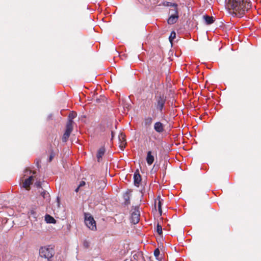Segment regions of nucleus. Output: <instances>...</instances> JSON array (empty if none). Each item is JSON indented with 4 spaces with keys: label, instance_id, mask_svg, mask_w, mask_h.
Masks as SVG:
<instances>
[{
    "label": "nucleus",
    "instance_id": "nucleus-1",
    "mask_svg": "<svg viewBox=\"0 0 261 261\" xmlns=\"http://www.w3.org/2000/svg\"><path fill=\"white\" fill-rule=\"evenodd\" d=\"M226 7L232 10L233 14L242 17L251 7L249 0H225Z\"/></svg>",
    "mask_w": 261,
    "mask_h": 261
},
{
    "label": "nucleus",
    "instance_id": "nucleus-2",
    "mask_svg": "<svg viewBox=\"0 0 261 261\" xmlns=\"http://www.w3.org/2000/svg\"><path fill=\"white\" fill-rule=\"evenodd\" d=\"M154 107L157 111L162 113L164 108L167 97L163 91H157L154 96Z\"/></svg>",
    "mask_w": 261,
    "mask_h": 261
},
{
    "label": "nucleus",
    "instance_id": "nucleus-3",
    "mask_svg": "<svg viewBox=\"0 0 261 261\" xmlns=\"http://www.w3.org/2000/svg\"><path fill=\"white\" fill-rule=\"evenodd\" d=\"M39 254L41 257L46 258L48 261L55 254V250L53 246L47 245L41 247L39 249Z\"/></svg>",
    "mask_w": 261,
    "mask_h": 261
},
{
    "label": "nucleus",
    "instance_id": "nucleus-4",
    "mask_svg": "<svg viewBox=\"0 0 261 261\" xmlns=\"http://www.w3.org/2000/svg\"><path fill=\"white\" fill-rule=\"evenodd\" d=\"M85 223L89 229L92 230H96V222L90 215L87 214L85 215Z\"/></svg>",
    "mask_w": 261,
    "mask_h": 261
},
{
    "label": "nucleus",
    "instance_id": "nucleus-5",
    "mask_svg": "<svg viewBox=\"0 0 261 261\" xmlns=\"http://www.w3.org/2000/svg\"><path fill=\"white\" fill-rule=\"evenodd\" d=\"M71 121H69L66 123L65 132L63 134L62 138L63 142H65L68 139L71 132L73 130V127L72 126Z\"/></svg>",
    "mask_w": 261,
    "mask_h": 261
},
{
    "label": "nucleus",
    "instance_id": "nucleus-6",
    "mask_svg": "<svg viewBox=\"0 0 261 261\" xmlns=\"http://www.w3.org/2000/svg\"><path fill=\"white\" fill-rule=\"evenodd\" d=\"M140 220V212L138 206H135L131 214V222L134 224H137Z\"/></svg>",
    "mask_w": 261,
    "mask_h": 261
},
{
    "label": "nucleus",
    "instance_id": "nucleus-7",
    "mask_svg": "<svg viewBox=\"0 0 261 261\" xmlns=\"http://www.w3.org/2000/svg\"><path fill=\"white\" fill-rule=\"evenodd\" d=\"M156 156V151L154 150H150L147 152L146 160L148 165L153 164L154 161V156Z\"/></svg>",
    "mask_w": 261,
    "mask_h": 261
},
{
    "label": "nucleus",
    "instance_id": "nucleus-8",
    "mask_svg": "<svg viewBox=\"0 0 261 261\" xmlns=\"http://www.w3.org/2000/svg\"><path fill=\"white\" fill-rule=\"evenodd\" d=\"M132 191L127 190L123 195V198L124 200V204L125 205H128L130 203V198L132 195Z\"/></svg>",
    "mask_w": 261,
    "mask_h": 261
},
{
    "label": "nucleus",
    "instance_id": "nucleus-9",
    "mask_svg": "<svg viewBox=\"0 0 261 261\" xmlns=\"http://www.w3.org/2000/svg\"><path fill=\"white\" fill-rule=\"evenodd\" d=\"M178 14L174 13V14H171L170 15L169 18L167 20V22L169 24H173L175 23L178 19Z\"/></svg>",
    "mask_w": 261,
    "mask_h": 261
},
{
    "label": "nucleus",
    "instance_id": "nucleus-10",
    "mask_svg": "<svg viewBox=\"0 0 261 261\" xmlns=\"http://www.w3.org/2000/svg\"><path fill=\"white\" fill-rule=\"evenodd\" d=\"M134 185L137 187L139 186V184L141 181V177L139 174L138 170H137L134 175Z\"/></svg>",
    "mask_w": 261,
    "mask_h": 261
},
{
    "label": "nucleus",
    "instance_id": "nucleus-11",
    "mask_svg": "<svg viewBox=\"0 0 261 261\" xmlns=\"http://www.w3.org/2000/svg\"><path fill=\"white\" fill-rule=\"evenodd\" d=\"M106 152L105 148H99L96 152L97 161L99 162Z\"/></svg>",
    "mask_w": 261,
    "mask_h": 261
},
{
    "label": "nucleus",
    "instance_id": "nucleus-12",
    "mask_svg": "<svg viewBox=\"0 0 261 261\" xmlns=\"http://www.w3.org/2000/svg\"><path fill=\"white\" fill-rule=\"evenodd\" d=\"M33 179V177L32 176H31L28 178L26 179L23 182L22 187L27 190H29L30 189V185L32 183Z\"/></svg>",
    "mask_w": 261,
    "mask_h": 261
},
{
    "label": "nucleus",
    "instance_id": "nucleus-13",
    "mask_svg": "<svg viewBox=\"0 0 261 261\" xmlns=\"http://www.w3.org/2000/svg\"><path fill=\"white\" fill-rule=\"evenodd\" d=\"M125 137V136L122 133L120 134L119 136V140L120 141L119 147H125L126 145V142Z\"/></svg>",
    "mask_w": 261,
    "mask_h": 261
},
{
    "label": "nucleus",
    "instance_id": "nucleus-14",
    "mask_svg": "<svg viewBox=\"0 0 261 261\" xmlns=\"http://www.w3.org/2000/svg\"><path fill=\"white\" fill-rule=\"evenodd\" d=\"M154 128L158 133H162L164 131V126L160 122H156L154 124Z\"/></svg>",
    "mask_w": 261,
    "mask_h": 261
},
{
    "label": "nucleus",
    "instance_id": "nucleus-15",
    "mask_svg": "<svg viewBox=\"0 0 261 261\" xmlns=\"http://www.w3.org/2000/svg\"><path fill=\"white\" fill-rule=\"evenodd\" d=\"M203 18L205 20L206 24L209 25L213 23L214 21V19L213 16H210L208 15H203Z\"/></svg>",
    "mask_w": 261,
    "mask_h": 261
},
{
    "label": "nucleus",
    "instance_id": "nucleus-16",
    "mask_svg": "<svg viewBox=\"0 0 261 261\" xmlns=\"http://www.w3.org/2000/svg\"><path fill=\"white\" fill-rule=\"evenodd\" d=\"M45 220L47 223L55 224L56 222V220L49 215H46L45 216Z\"/></svg>",
    "mask_w": 261,
    "mask_h": 261
},
{
    "label": "nucleus",
    "instance_id": "nucleus-17",
    "mask_svg": "<svg viewBox=\"0 0 261 261\" xmlns=\"http://www.w3.org/2000/svg\"><path fill=\"white\" fill-rule=\"evenodd\" d=\"M76 115H77L76 113L74 112H72L70 113V114H69L68 120L67 123H68L69 121H71L72 127H73V124H74V122L73 121L72 119H74V118H75Z\"/></svg>",
    "mask_w": 261,
    "mask_h": 261
},
{
    "label": "nucleus",
    "instance_id": "nucleus-18",
    "mask_svg": "<svg viewBox=\"0 0 261 261\" xmlns=\"http://www.w3.org/2000/svg\"><path fill=\"white\" fill-rule=\"evenodd\" d=\"M152 118L151 117H147L144 119V124L146 127L150 126L152 122Z\"/></svg>",
    "mask_w": 261,
    "mask_h": 261
},
{
    "label": "nucleus",
    "instance_id": "nucleus-19",
    "mask_svg": "<svg viewBox=\"0 0 261 261\" xmlns=\"http://www.w3.org/2000/svg\"><path fill=\"white\" fill-rule=\"evenodd\" d=\"M172 8L170 9L169 10V14L171 15L172 13L174 14V13H176V14H178V9H177V6H173L172 7Z\"/></svg>",
    "mask_w": 261,
    "mask_h": 261
},
{
    "label": "nucleus",
    "instance_id": "nucleus-20",
    "mask_svg": "<svg viewBox=\"0 0 261 261\" xmlns=\"http://www.w3.org/2000/svg\"><path fill=\"white\" fill-rule=\"evenodd\" d=\"M158 210H159V213H160V215H162V208H161V201L160 200V196H159L158 197Z\"/></svg>",
    "mask_w": 261,
    "mask_h": 261
},
{
    "label": "nucleus",
    "instance_id": "nucleus-21",
    "mask_svg": "<svg viewBox=\"0 0 261 261\" xmlns=\"http://www.w3.org/2000/svg\"><path fill=\"white\" fill-rule=\"evenodd\" d=\"M163 6L166 7H173V6H177V4L175 3H172L169 2H164L163 3Z\"/></svg>",
    "mask_w": 261,
    "mask_h": 261
},
{
    "label": "nucleus",
    "instance_id": "nucleus-22",
    "mask_svg": "<svg viewBox=\"0 0 261 261\" xmlns=\"http://www.w3.org/2000/svg\"><path fill=\"white\" fill-rule=\"evenodd\" d=\"M175 37H176L175 32L174 31L171 32L170 35L169 37V41L171 43L172 42V41L174 39H175Z\"/></svg>",
    "mask_w": 261,
    "mask_h": 261
},
{
    "label": "nucleus",
    "instance_id": "nucleus-23",
    "mask_svg": "<svg viewBox=\"0 0 261 261\" xmlns=\"http://www.w3.org/2000/svg\"><path fill=\"white\" fill-rule=\"evenodd\" d=\"M156 231L159 234H160V235L162 234V233H163L162 227L161 225H160L159 223L157 225Z\"/></svg>",
    "mask_w": 261,
    "mask_h": 261
},
{
    "label": "nucleus",
    "instance_id": "nucleus-24",
    "mask_svg": "<svg viewBox=\"0 0 261 261\" xmlns=\"http://www.w3.org/2000/svg\"><path fill=\"white\" fill-rule=\"evenodd\" d=\"M55 156V153L52 150H51L50 152L48 161L49 162H51L53 160V159L54 158Z\"/></svg>",
    "mask_w": 261,
    "mask_h": 261
},
{
    "label": "nucleus",
    "instance_id": "nucleus-25",
    "mask_svg": "<svg viewBox=\"0 0 261 261\" xmlns=\"http://www.w3.org/2000/svg\"><path fill=\"white\" fill-rule=\"evenodd\" d=\"M48 193L46 192L45 191H43L41 192V195L43 197V198H46L49 196Z\"/></svg>",
    "mask_w": 261,
    "mask_h": 261
},
{
    "label": "nucleus",
    "instance_id": "nucleus-26",
    "mask_svg": "<svg viewBox=\"0 0 261 261\" xmlns=\"http://www.w3.org/2000/svg\"><path fill=\"white\" fill-rule=\"evenodd\" d=\"M160 254V250L158 248H156L154 251V255L157 257L159 256Z\"/></svg>",
    "mask_w": 261,
    "mask_h": 261
},
{
    "label": "nucleus",
    "instance_id": "nucleus-27",
    "mask_svg": "<svg viewBox=\"0 0 261 261\" xmlns=\"http://www.w3.org/2000/svg\"><path fill=\"white\" fill-rule=\"evenodd\" d=\"M83 245L84 247L86 248H88L89 247V243L87 241H85Z\"/></svg>",
    "mask_w": 261,
    "mask_h": 261
},
{
    "label": "nucleus",
    "instance_id": "nucleus-28",
    "mask_svg": "<svg viewBox=\"0 0 261 261\" xmlns=\"http://www.w3.org/2000/svg\"><path fill=\"white\" fill-rule=\"evenodd\" d=\"M40 163L41 160L40 159H37L36 161V165L38 168H39L41 167L40 165Z\"/></svg>",
    "mask_w": 261,
    "mask_h": 261
},
{
    "label": "nucleus",
    "instance_id": "nucleus-29",
    "mask_svg": "<svg viewBox=\"0 0 261 261\" xmlns=\"http://www.w3.org/2000/svg\"><path fill=\"white\" fill-rule=\"evenodd\" d=\"M86 185V182L84 181H81L79 185V187H82Z\"/></svg>",
    "mask_w": 261,
    "mask_h": 261
},
{
    "label": "nucleus",
    "instance_id": "nucleus-30",
    "mask_svg": "<svg viewBox=\"0 0 261 261\" xmlns=\"http://www.w3.org/2000/svg\"><path fill=\"white\" fill-rule=\"evenodd\" d=\"M99 184H102L103 186H106V183L104 180H100L98 181Z\"/></svg>",
    "mask_w": 261,
    "mask_h": 261
},
{
    "label": "nucleus",
    "instance_id": "nucleus-31",
    "mask_svg": "<svg viewBox=\"0 0 261 261\" xmlns=\"http://www.w3.org/2000/svg\"><path fill=\"white\" fill-rule=\"evenodd\" d=\"M114 133L113 131H111V136H112V139H113V138L114 137Z\"/></svg>",
    "mask_w": 261,
    "mask_h": 261
},
{
    "label": "nucleus",
    "instance_id": "nucleus-32",
    "mask_svg": "<svg viewBox=\"0 0 261 261\" xmlns=\"http://www.w3.org/2000/svg\"><path fill=\"white\" fill-rule=\"evenodd\" d=\"M80 187H79V186L77 187V188L75 190V191L76 192H78L79 190V189H80Z\"/></svg>",
    "mask_w": 261,
    "mask_h": 261
},
{
    "label": "nucleus",
    "instance_id": "nucleus-33",
    "mask_svg": "<svg viewBox=\"0 0 261 261\" xmlns=\"http://www.w3.org/2000/svg\"><path fill=\"white\" fill-rule=\"evenodd\" d=\"M96 101H97V102H100V99H96Z\"/></svg>",
    "mask_w": 261,
    "mask_h": 261
},
{
    "label": "nucleus",
    "instance_id": "nucleus-34",
    "mask_svg": "<svg viewBox=\"0 0 261 261\" xmlns=\"http://www.w3.org/2000/svg\"><path fill=\"white\" fill-rule=\"evenodd\" d=\"M31 213L32 214H35V212H34V211H31Z\"/></svg>",
    "mask_w": 261,
    "mask_h": 261
},
{
    "label": "nucleus",
    "instance_id": "nucleus-35",
    "mask_svg": "<svg viewBox=\"0 0 261 261\" xmlns=\"http://www.w3.org/2000/svg\"><path fill=\"white\" fill-rule=\"evenodd\" d=\"M32 173H33V174H36V172L34 171L32 172Z\"/></svg>",
    "mask_w": 261,
    "mask_h": 261
},
{
    "label": "nucleus",
    "instance_id": "nucleus-36",
    "mask_svg": "<svg viewBox=\"0 0 261 261\" xmlns=\"http://www.w3.org/2000/svg\"><path fill=\"white\" fill-rule=\"evenodd\" d=\"M168 151H171V149H170V148H169V150Z\"/></svg>",
    "mask_w": 261,
    "mask_h": 261
},
{
    "label": "nucleus",
    "instance_id": "nucleus-37",
    "mask_svg": "<svg viewBox=\"0 0 261 261\" xmlns=\"http://www.w3.org/2000/svg\"><path fill=\"white\" fill-rule=\"evenodd\" d=\"M183 149H184V150H186V149H185V147H183Z\"/></svg>",
    "mask_w": 261,
    "mask_h": 261
}]
</instances>
